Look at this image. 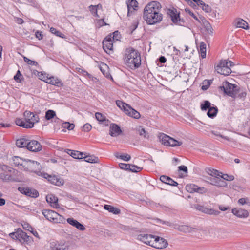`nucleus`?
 Here are the masks:
<instances>
[{
  "label": "nucleus",
  "mask_w": 250,
  "mask_h": 250,
  "mask_svg": "<svg viewBox=\"0 0 250 250\" xmlns=\"http://www.w3.org/2000/svg\"><path fill=\"white\" fill-rule=\"evenodd\" d=\"M161 4L155 1L148 3L144 9L143 19L149 25H154L161 22L163 15L160 13Z\"/></svg>",
  "instance_id": "f257e3e1"
},
{
  "label": "nucleus",
  "mask_w": 250,
  "mask_h": 250,
  "mask_svg": "<svg viewBox=\"0 0 250 250\" xmlns=\"http://www.w3.org/2000/svg\"><path fill=\"white\" fill-rule=\"evenodd\" d=\"M125 61L130 68H138L141 64L140 53L132 47L127 48L125 52Z\"/></svg>",
  "instance_id": "f03ea898"
},
{
  "label": "nucleus",
  "mask_w": 250,
  "mask_h": 250,
  "mask_svg": "<svg viewBox=\"0 0 250 250\" xmlns=\"http://www.w3.org/2000/svg\"><path fill=\"white\" fill-rule=\"evenodd\" d=\"M0 179L5 182H18L17 178H14L9 173L15 172V170L11 167L5 165H0Z\"/></svg>",
  "instance_id": "7ed1b4c3"
},
{
  "label": "nucleus",
  "mask_w": 250,
  "mask_h": 250,
  "mask_svg": "<svg viewBox=\"0 0 250 250\" xmlns=\"http://www.w3.org/2000/svg\"><path fill=\"white\" fill-rule=\"evenodd\" d=\"M25 121L24 120L17 118L15 120L17 125L22 127L25 128H31L34 126V122H31V120L33 119L34 117V114L33 112L26 111L24 113Z\"/></svg>",
  "instance_id": "20e7f679"
},
{
  "label": "nucleus",
  "mask_w": 250,
  "mask_h": 250,
  "mask_svg": "<svg viewBox=\"0 0 250 250\" xmlns=\"http://www.w3.org/2000/svg\"><path fill=\"white\" fill-rule=\"evenodd\" d=\"M234 65V63L231 61L221 60L219 63L215 67V70L218 73L221 75L228 76L231 73L230 67Z\"/></svg>",
  "instance_id": "39448f33"
},
{
  "label": "nucleus",
  "mask_w": 250,
  "mask_h": 250,
  "mask_svg": "<svg viewBox=\"0 0 250 250\" xmlns=\"http://www.w3.org/2000/svg\"><path fill=\"white\" fill-rule=\"evenodd\" d=\"M42 214L46 219L55 223H63L65 221L63 216L55 211L43 209L42 211Z\"/></svg>",
  "instance_id": "423d86ee"
},
{
  "label": "nucleus",
  "mask_w": 250,
  "mask_h": 250,
  "mask_svg": "<svg viewBox=\"0 0 250 250\" xmlns=\"http://www.w3.org/2000/svg\"><path fill=\"white\" fill-rule=\"evenodd\" d=\"M22 167L25 170L36 172L40 169L41 166L37 161L27 159L22 162Z\"/></svg>",
  "instance_id": "0eeeda50"
},
{
  "label": "nucleus",
  "mask_w": 250,
  "mask_h": 250,
  "mask_svg": "<svg viewBox=\"0 0 250 250\" xmlns=\"http://www.w3.org/2000/svg\"><path fill=\"white\" fill-rule=\"evenodd\" d=\"M238 85L232 84L227 81L223 83V85L221 86V88L223 89L224 93L227 95L233 98H236V91L237 90Z\"/></svg>",
  "instance_id": "6e6552de"
},
{
  "label": "nucleus",
  "mask_w": 250,
  "mask_h": 250,
  "mask_svg": "<svg viewBox=\"0 0 250 250\" xmlns=\"http://www.w3.org/2000/svg\"><path fill=\"white\" fill-rule=\"evenodd\" d=\"M44 177L47 179L50 183L57 186H62L64 184L63 179L59 176L51 175L47 173H44Z\"/></svg>",
  "instance_id": "1a4fd4ad"
},
{
  "label": "nucleus",
  "mask_w": 250,
  "mask_h": 250,
  "mask_svg": "<svg viewBox=\"0 0 250 250\" xmlns=\"http://www.w3.org/2000/svg\"><path fill=\"white\" fill-rule=\"evenodd\" d=\"M103 48L104 51L108 54H110L113 52V41L111 40V35H109L106 37L103 40Z\"/></svg>",
  "instance_id": "9d476101"
},
{
  "label": "nucleus",
  "mask_w": 250,
  "mask_h": 250,
  "mask_svg": "<svg viewBox=\"0 0 250 250\" xmlns=\"http://www.w3.org/2000/svg\"><path fill=\"white\" fill-rule=\"evenodd\" d=\"M168 245L167 241L163 238L155 236V238L153 240L152 247L156 249H164L167 247Z\"/></svg>",
  "instance_id": "9b49d317"
},
{
  "label": "nucleus",
  "mask_w": 250,
  "mask_h": 250,
  "mask_svg": "<svg viewBox=\"0 0 250 250\" xmlns=\"http://www.w3.org/2000/svg\"><path fill=\"white\" fill-rule=\"evenodd\" d=\"M186 190L190 193L197 192L200 194L205 193L207 189L204 187H199L195 184L187 185L186 187Z\"/></svg>",
  "instance_id": "f8f14e48"
},
{
  "label": "nucleus",
  "mask_w": 250,
  "mask_h": 250,
  "mask_svg": "<svg viewBox=\"0 0 250 250\" xmlns=\"http://www.w3.org/2000/svg\"><path fill=\"white\" fill-rule=\"evenodd\" d=\"M154 238H155V235L151 234H141L137 236L138 240L151 247Z\"/></svg>",
  "instance_id": "ddd939ff"
},
{
  "label": "nucleus",
  "mask_w": 250,
  "mask_h": 250,
  "mask_svg": "<svg viewBox=\"0 0 250 250\" xmlns=\"http://www.w3.org/2000/svg\"><path fill=\"white\" fill-rule=\"evenodd\" d=\"M167 14L171 17V20L173 23L180 24L181 22H184L183 20H181L180 18L179 13H177L176 9H168Z\"/></svg>",
  "instance_id": "4468645a"
},
{
  "label": "nucleus",
  "mask_w": 250,
  "mask_h": 250,
  "mask_svg": "<svg viewBox=\"0 0 250 250\" xmlns=\"http://www.w3.org/2000/svg\"><path fill=\"white\" fill-rule=\"evenodd\" d=\"M42 145L41 144L36 140H31L29 141L27 146V149L30 151L37 152L42 150Z\"/></svg>",
  "instance_id": "2eb2a0df"
},
{
  "label": "nucleus",
  "mask_w": 250,
  "mask_h": 250,
  "mask_svg": "<svg viewBox=\"0 0 250 250\" xmlns=\"http://www.w3.org/2000/svg\"><path fill=\"white\" fill-rule=\"evenodd\" d=\"M232 213L240 218H246L249 216V212L248 210L241 208H234L231 210Z\"/></svg>",
  "instance_id": "dca6fc26"
},
{
  "label": "nucleus",
  "mask_w": 250,
  "mask_h": 250,
  "mask_svg": "<svg viewBox=\"0 0 250 250\" xmlns=\"http://www.w3.org/2000/svg\"><path fill=\"white\" fill-rule=\"evenodd\" d=\"M220 176L210 177L208 178L210 180V184L218 187H224L227 186L226 182L220 178Z\"/></svg>",
  "instance_id": "f3484780"
},
{
  "label": "nucleus",
  "mask_w": 250,
  "mask_h": 250,
  "mask_svg": "<svg viewBox=\"0 0 250 250\" xmlns=\"http://www.w3.org/2000/svg\"><path fill=\"white\" fill-rule=\"evenodd\" d=\"M200 19L201 21L199 23L203 25L208 34L212 35L213 33V29L210 23L204 17H201Z\"/></svg>",
  "instance_id": "a211bd4d"
},
{
  "label": "nucleus",
  "mask_w": 250,
  "mask_h": 250,
  "mask_svg": "<svg viewBox=\"0 0 250 250\" xmlns=\"http://www.w3.org/2000/svg\"><path fill=\"white\" fill-rule=\"evenodd\" d=\"M46 80V83L51 85H53L57 87H62L63 86V83L57 77L54 76L47 77Z\"/></svg>",
  "instance_id": "6ab92c4d"
},
{
  "label": "nucleus",
  "mask_w": 250,
  "mask_h": 250,
  "mask_svg": "<svg viewBox=\"0 0 250 250\" xmlns=\"http://www.w3.org/2000/svg\"><path fill=\"white\" fill-rule=\"evenodd\" d=\"M173 227L175 229H177L179 231L184 232V233H189L192 231H194L196 229L194 228H192L190 226L188 225H179L177 224H175L173 226Z\"/></svg>",
  "instance_id": "aec40b11"
},
{
  "label": "nucleus",
  "mask_w": 250,
  "mask_h": 250,
  "mask_svg": "<svg viewBox=\"0 0 250 250\" xmlns=\"http://www.w3.org/2000/svg\"><path fill=\"white\" fill-rule=\"evenodd\" d=\"M122 131L119 126L115 124H111L110 125L109 134L112 137H117L119 136Z\"/></svg>",
  "instance_id": "412c9836"
},
{
  "label": "nucleus",
  "mask_w": 250,
  "mask_h": 250,
  "mask_svg": "<svg viewBox=\"0 0 250 250\" xmlns=\"http://www.w3.org/2000/svg\"><path fill=\"white\" fill-rule=\"evenodd\" d=\"M46 200L50 206L56 208H59V204H58V198L52 194H48L46 196Z\"/></svg>",
  "instance_id": "4be33fe9"
},
{
  "label": "nucleus",
  "mask_w": 250,
  "mask_h": 250,
  "mask_svg": "<svg viewBox=\"0 0 250 250\" xmlns=\"http://www.w3.org/2000/svg\"><path fill=\"white\" fill-rule=\"evenodd\" d=\"M67 222L71 226L75 227L79 230L83 231L85 229L84 226L73 218H69L67 219Z\"/></svg>",
  "instance_id": "5701e85b"
},
{
  "label": "nucleus",
  "mask_w": 250,
  "mask_h": 250,
  "mask_svg": "<svg viewBox=\"0 0 250 250\" xmlns=\"http://www.w3.org/2000/svg\"><path fill=\"white\" fill-rule=\"evenodd\" d=\"M234 26L237 28H241L244 29H248V23L241 18L236 19L233 22Z\"/></svg>",
  "instance_id": "b1692460"
},
{
  "label": "nucleus",
  "mask_w": 250,
  "mask_h": 250,
  "mask_svg": "<svg viewBox=\"0 0 250 250\" xmlns=\"http://www.w3.org/2000/svg\"><path fill=\"white\" fill-rule=\"evenodd\" d=\"M161 181L165 184L169 185L172 186H177L178 184L177 182L173 180L170 177L166 175H162L160 177Z\"/></svg>",
  "instance_id": "393cba45"
},
{
  "label": "nucleus",
  "mask_w": 250,
  "mask_h": 250,
  "mask_svg": "<svg viewBox=\"0 0 250 250\" xmlns=\"http://www.w3.org/2000/svg\"><path fill=\"white\" fill-rule=\"evenodd\" d=\"M125 113L128 116L137 119L140 118L141 116L140 113L132 108L130 106H128V108L126 109Z\"/></svg>",
  "instance_id": "a878e982"
},
{
  "label": "nucleus",
  "mask_w": 250,
  "mask_h": 250,
  "mask_svg": "<svg viewBox=\"0 0 250 250\" xmlns=\"http://www.w3.org/2000/svg\"><path fill=\"white\" fill-rule=\"evenodd\" d=\"M18 240L22 243L28 242L29 239V236L27 235V233L23 232L21 229H18Z\"/></svg>",
  "instance_id": "bb28decb"
},
{
  "label": "nucleus",
  "mask_w": 250,
  "mask_h": 250,
  "mask_svg": "<svg viewBox=\"0 0 250 250\" xmlns=\"http://www.w3.org/2000/svg\"><path fill=\"white\" fill-rule=\"evenodd\" d=\"M66 152L75 159H83V154H84L83 153L79 151L72 150L70 149H67Z\"/></svg>",
  "instance_id": "cd10ccee"
},
{
  "label": "nucleus",
  "mask_w": 250,
  "mask_h": 250,
  "mask_svg": "<svg viewBox=\"0 0 250 250\" xmlns=\"http://www.w3.org/2000/svg\"><path fill=\"white\" fill-rule=\"evenodd\" d=\"M28 142L29 140L25 138H20L16 140V145L18 147L22 148L25 147L27 148Z\"/></svg>",
  "instance_id": "c85d7f7f"
},
{
  "label": "nucleus",
  "mask_w": 250,
  "mask_h": 250,
  "mask_svg": "<svg viewBox=\"0 0 250 250\" xmlns=\"http://www.w3.org/2000/svg\"><path fill=\"white\" fill-rule=\"evenodd\" d=\"M51 250H65V246L58 242H52L50 243Z\"/></svg>",
  "instance_id": "c756f323"
},
{
  "label": "nucleus",
  "mask_w": 250,
  "mask_h": 250,
  "mask_svg": "<svg viewBox=\"0 0 250 250\" xmlns=\"http://www.w3.org/2000/svg\"><path fill=\"white\" fill-rule=\"evenodd\" d=\"M138 2L136 0H131L127 3L128 13L132 12L137 9Z\"/></svg>",
  "instance_id": "7c9ffc66"
},
{
  "label": "nucleus",
  "mask_w": 250,
  "mask_h": 250,
  "mask_svg": "<svg viewBox=\"0 0 250 250\" xmlns=\"http://www.w3.org/2000/svg\"><path fill=\"white\" fill-rule=\"evenodd\" d=\"M237 89V90L236 91V98L238 97L240 99H245L247 95L246 90L239 85H238Z\"/></svg>",
  "instance_id": "2f4dec72"
},
{
  "label": "nucleus",
  "mask_w": 250,
  "mask_h": 250,
  "mask_svg": "<svg viewBox=\"0 0 250 250\" xmlns=\"http://www.w3.org/2000/svg\"><path fill=\"white\" fill-rule=\"evenodd\" d=\"M208 110L207 115L210 118L215 117L218 111V108L216 106H211Z\"/></svg>",
  "instance_id": "473e14b6"
},
{
  "label": "nucleus",
  "mask_w": 250,
  "mask_h": 250,
  "mask_svg": "<svg viewBox=\"0 0 250 250\" xmlns=\"http://www.w3.org/2000/svg\"><path fill=\"white\" fill-rule=\"evenodd\" d=\"M26 195L32 198H36L39 196V194L37 190L27 188Z\"/></svg>",
  "instance_id": "72a5a7b5"
},
{
  "label": "nucleus",
  "mask_w": 250,
  "mask_h": 250,
  "mask_svg": "<svg viewBox=\"0 0 250 250\" xmlns=\"http://www.w3.org/2000/svg\"><path fill=\"white\" fill-rule=\"evenodd\" d=\"M104 208L114 214H118L120 213V210L119 209L111 205H105L104 206Z\"/></svg>",
  "instance_id": "f704fd0d"
},
{
  "label": "nucleus",
  "mask_w": 250,
  "mask_h": 250,
  "mask_svg": "<svg viewBox=\"0 0 250 250\" xmlns=\"http://www.w3.org/2000/svg\"><path fill=\"white\" fill-rule=\"evenodd\" d=\"M83 158L85 162L90 163H97L99 162L98 158L94 155L85 156L83 157Z\"/></svg>",
  "instance_id": "c9c22d12"
},
{
  "label": "nucleus",
  "mask_w": 250,
  "mask_h": 250,
  "mask_svg": "<svg viewBox=\"0 0 250 250\" xmlns=\"http://www.w3.org/2000/svg\"><path fill=\"white\" fill-rule=\"evenodd\" d=\"M199 52L200 53L202 58H206V44L204 42H201L200 44Z\"/></svg>",
  "instance_id": "e433bc0d"
},
{
  "label": "nucleus",
  "mask_w": 250,
  "mask_h": 250,
  "mask_svg": "<svg viewBox=\"0 0 250 250\" xmlns=\"http://www.w3.org/2000/svg\"><path fill=\"white\" fill-rule=\"evenodd\" d=\"M99 8H102V5L101 4H98L97 5H91L89 7V11L91 12L92 14L94 15L95 17H99V16L97 13V10Z\"/></svg>",
  "instance_id": "4c0bfd02"
},
{
  "label": "nucleus",
  "mask_w": 250,
  "mask_h": 250,
  "mask_svg": "<svg viewBox=\"0 0 250 250\" xmlns=\"http://www.w3.org/2000/svg\"><path fill=\"white\" fill-rule=\"evenodd\" d=\"M100 69L104 76H105L107 78L110 76L109 71L108 70V67L106 64L102 63V64L100 66Z\"/></svg>",
  "instance_id": "58836bf2"
},
{
  "label": "nucleus",
  "mask_w": 250,
  "mask_h": 250,
  "mask_svg": "<svg viewBox=\"0 0 250 250\" xmlns=\"http://www.w3.org/2000/svg\"><path fill=\"white\" fill-rule=\"evenodd\" d=\"M206 171L208 175L212 177L220 176V174H222L221 173H219L217 170L211 169L210 168H207Z\"/></svg>",
  "instance_id": "ea45409f"
},
{
  "label": "nucleus",
  "mask_w": 250,
  "mask_h": 250,
  "mask_svg": "<svg viewBox=\"0 0 250 250\" xmlns=\"http://www.w3.org/2000/svg\"><path fill=\"white\" fill-rule=\"evenodd\" d=\"M116 104L117 106H118L120 109L124 110L125 112L126 109L128 108V106L130 105L125 103H124L123 101L120 100H117L116 101Z\"/></svg>",
  "instance_id": "a19ab883"
},
{
  "label": "nucleus",
  "mask_w": 250,
  "mask_h": 250,
  "mask_svg": "<svg viewBox=\"0 0 250 250\" xmlns=\"http://www.w3.org/2000/svg\"><path fill=\"white\" fill-rule=\"evenodd\" d=\"M182 144V142L180 141H178L171 137H169V144L168 146H180Z\"/></svg>",
  "instance_id": "79ce46f5"
},
{
  "label": "nucleus",
  "mask_w": 250,
  "mask_h": 250,
  "mask_svg": "<svg viewBox=\"0 0 250 250\" xmlns=\"http://www.w3.org/2000/svg\"><path fill=\"white\" fill-rule=\"evenodd\" d=\"M56 116V112L53 110H48L45 112V118L46 120H50Z\"/></svg>",
  "instance_id": "37998d69"
},
{
  "label": "nucleus",
  "mask_w": 250,
  "mask_h": 250,
  "mask_svg": "<svg viewBox=\"0 0 250 250\" xmlns=\"http://www.w3.org/2000/svg\"><path fill=\"white\" fill-rule=\"evenodd\" d=\"M169 136L165 134H162L160 136V138L162 143L165 146H168L169 144Z\"/></svg>",
  "instance_id": "c03bdc74"
},
{
  "label": "nucleus",
  "mask_w": 250,
  "mask_h": 250,
  "mask_svg": "<svg viewBox=\"0 0 250 250\" xmlns=\"http://www.w3.org/2000/svg\"><path fill=\"white\" fill-rule=\"evenodd\" d=\"M115 156L116 158L121 159L125 161H128L131 159L130 156L127 154L119 155L118 153H116Z\"/></svg>",
  "instance_id": "a18cd8bd"
},
{
  "label": "nucleus",
  "mask_w": 250,
  "mask_h": 250,
  "mask_svg": "<svg viewBox=\"0 0 250 250\" xmlns=\"http://www.w3.org/2000/svg\"><path fill=\"white\" fill-rule=\"evenodd\" d=\"M211 107V104L208 101H205L201 104V109L203 111H206Z\"/></svg>",
  "instance_id": "49530a36"
},
{
  "label": "nucleus",
  "mask_w": 250,
  "mask_h": 250,
  "mask_svg": "<svg viewBox=\"0 0 250 250\" xmlns=\"http://www.w3.org/2000/svg\"><path fill=\"white\" fill-rule=\"evenodd\" d=\"M50 31L51 33H52V34H55L57 36L61 37L62 38H65V35L63 33H62V32L59 31L56 28H55L54 27L50 28Z\"/></svg>",
  "instance_id": "de8ad7c7"
},
{
  "label": "nucleus",
  "mask_w": 250,
  "mask_h": 250,
  "mask_svg": "<svg viewBox=\"0 0 250 250\" xmlns=\"http://www.w3.org/2000/svg\"><path fill=\"white\" fill-rule=\"evenodd\" d=\"M62 126L64 128H66L69 130H73L75 127L74 124H71L69 122H64L62 124Z\"/></svg>",
  "instance_id": "09e8293b"
},
{
  "label": "nucleus",
  "mask_w": 250,
  "mask_h": 250,
  "mask_svg": "<svg viewBox=\"0 0 250 250\" xmlns=\"http://www.w3.org/2000/svg\"><path fill=\"white\" fill-rule=\"evenodd\" d=\"M14 164L16 166H22V162L24 161L22 159H21V158L18 156H15L13 158Z\"/></svg>",
  "instance_id": "8fccbe9b"
},
{
  "label": "nucleus",
  "mask_w": 250,
  "mask_h": 250,
  "mask_svg": "<svg viewBox=\"0 0 250 250\" xmlns=\"http://www.w3.org/2000/svg\"><path fill=\"white\" fill-rule=\"evenodd\" d=\"M142 169H143V167L137 166L134 165L130 164V167L129 169V171L137 173V172H139L141 170H142Z\"/></svg>",
  "instance_id": "3c124183"
},
{
  "label": "nucleus",
  "mask_w": 250,
  "mask_h": 250,
  "mask_svg": "<svg viewBox=\"0 0 250 250\" xmlns=\"http://www.w3.org/2000/svg\"><path fill=\"white\" fill-rule=\"evenodd\" d=\"M186 12L188 13L190 16H191L193 18H194L196 21H197L198 22H199L201 21L200 18L201 17H199V18L194 14V13L191 11L189 9H186Z\"/></svg>",
  "instance_id": "603ef678"
},
{
  "label": "nucleus",
  "mask_w": 250,
  "mask_h": 250,
  "mask_svg": "<svg viewBox=\"0 0 250 250\" xmlns=\"http://www.w3.org/2000/svg\"><path fill=\"white\" fill-rule=\"evenodd\" d=\"M199 6L203 10L207 13H209L211 11V8L208 5L205 4L203 1L202 2V4H200Z\"/></svg>",
  "instance_id": "864d4df0"
},
{
  "label": "nucleus",
  "mask_w": 250,
  "mask_h": 250,
  "mask_svg": "<svg viewBox=\"0 0 250 250\" xmlns=\"http://www.w3.org/2000/svg\"><path fill=\"white\" fill-rule=\"evenodd\" d=\"M95 25L97 27L100 28L101 27L107 25V24L104 22V19H101L96 21Z\"/></svg>",
  "instance_id": "5fc2aeb1"
},
{
  "label": "nucleus",
  "mask_w": 250,
  "mask_h": 250,
  "mask_svg": "<svg viewBox=\"0 0 250 250\" xmlns=\"http://www.w3.org/2000/svg\"><path fill=\"white\" fill-rule=\"evenodd\" d=\"M96 119L100 123L105 121V116L100 112H96L95 113Z\"/></svg>",
  "instance_id": "6e6d98bb"
},
{
  "label": "nucleus",
  "mask_w": 250,
  "mask_h": 250,
  "mask_svg": "<svg viewBox=\"0 0 250 250\" xmlns=\"http://www.w3.org/2000/svg\"><path fill=\"white\" fill-rule=\"evenodd\" d=\"M23 59L25 62H26L28 64L32 65V66H37L38 65V63L37 62L35 61H32L26 57H23Z\"/></svg>",
  "instance_id": "4d7b16f0"
},
{
  "label": "nucleus",
  "mask_w": 250,
  "mask_h": 250,
  "mask_svg": "<svg viewBox=\"0 0 250 250\" xmlns=\"http://www.w3.org/2000/svg\"><path fill=\"white\" fill-rule=\"evenodd\" d=\"M220 177L223 179L224 181L226 180L231 181L234 179V177L233 175H229L226 174L220 175Z\"/></svg>",
  "instance_id": "13d9d810"
},
{
  "label": "nucleus",
  "mask_w": 250,
  "mask_h": 250,
  "mask_svg": "<svg viewBox=\"0 0 250 250\" xmlns=\"http://www.w3.org/2000/svg\"><path fill=\"white\" fill-rule=\"evenodd\" d=\"M119 166L122 169L129 171L130 164L121 163L119 164Z\"/></svg>",
  "instance_id": "bf43d9fd"
},
{
  "label": "nucleus",
  "mask_w": 250,
  "mask_h": 250,
  "mask_svg": "<svg viewBox=\"0 0 250 250\" xmlns=\"http://www.w3.org/2000/svg\"><path fill=\"white\" fill-rule=\"evenodd\" d=\"M38 76L39 78L46 83L47 81V77H48V76L46 75V74L43 73L42 72H38Z\"/></svg>",
  "instance_id": "052dcab7"
},
{
  "label": "nucleus",
  "mask_w": 250,
  "mask_h": 250,
  "mask_svg": "<svg viewBox=\"0 0 250 250\" xmlns=\"http://www.w3.org/2000/svg\"><path fill=\"white\" fill-rule=\"evenodd\" d=\"M139 134L140 136H143L146 139H148L149 137L148 133L146 132L144 128H142L139 130Z\"/></svg>",
  "instance_id": "680f3d73"
},
{
  "label": "nucleus",
  "mask_w": 250,
  "mask_h": 250,
  "mask_svg": "<svg viewBox=\"0 0 250 250\" xmlns=\"http://www.w3.org/2000/svg\"><path fill=\"white\" fill-rule=\"evenodd\" d=\"M22 77V75L20 72V70H18L16 74L14 77V79L15 81L18 83H21V80L20 79V77Z\"/></svg>",
  "instance_id": "e2e57ef3"
},
{
  "label": "nucleus",
  "mask_w": 250,
  "mask_h": 250,
  "mask_svg": "<svg viewBox=\"0 0 250 250\" xmlns=\"http://www.w3.org/2000/svg\"><path fill=\"white\" fill-rule=\"evenodd\" d=\"M247 200H248L247 198H242L238 200V203L241 205H244L245 204H247L250 206V203L247 202Z\"/></svg>",
  "instance_id": "0e129e2a"
},
{
  "label": "nucleus",
  "mask_w": 250,
  "mask_h": 250,
  "mask_svg": "<svg viewBox=\"0 0 250 250\" xmlns=\"http://www.w3.org/2000/svg\"><path fill=\"white\" fill-rule=\"evenodd\" d=\"M18 233L19 232H18V229L16 232L10 233L9 234V236L13 239L18 240V236H19Z\"/></svg>",
  "instance_id": "69168bd1"
},
{
  "label": "nucleus",
  "mask_w": 250,
  "mask_h": 250,
  "mask_svg": "<svg viewBox=\"0 0 250 250\" xmlns=\"http://www.w3.org/2000/svg\"><path fill=\"white\" fill-rule=\"evenodd\" d=\"M120 35L119 34L118 31H115L113 33V36L111 35V40H112V41L114 40L117 41L120 38Z\"/></svg>",
  "instance_id": "338daca9"
},
{
  "label": "nucleus",
  "mask_w": 250,
  "mask_h": 250,
  "mask_svg": "<svg viewBox=\"0 0 250 250\" xmlns=\"http://www.w3.org/2000/svg\"><path fill=\"white\" fill-rule=\"evenodd\" d=\"M91 128H92L91 125L88 123L85 124L83 126V130L86 132L89 131L91 130Z\"/></svg>",
  "instance_id": "774afa93"
}]
</instances>
